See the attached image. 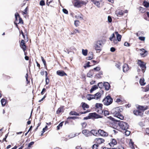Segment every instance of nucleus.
I'll list each match as a JSON object with an SVG mask.
<instances>
[{"label": "nucleus", "instance_id": "47", "mask_svg": "<svg viewBox=\"0 0 149 149\" xmlns=\"http://www.w3.org/2000/svg\"><path fill=\"white\" fill-rule=\"evenodd\" d=\"M100 70V67H97L95 68H94L93 70H94L96 71H98Z\"/></svg>", "mask_w": 149, "mask_h": 149}, {"label": "nucleus", "instance_id": "7", "mask_svg": "<svg viewBox=\"0 0 149 149\" xmlns=\"http://www.w3.org/2000/svg\"><path fill=\"white\" fill-rule=\"evenodd\" d=\"M86 3L83 1H77L75 2L74 3V6L77 7H79L82 5L86 4Z\"/></svg>", "mask_w": 149, "mask_h": 149}, {"label": "nucleus", "instance_id": "53", "mask_svg": "<svg viewBox=\"0 0 149 149\" xmlns=\"http://www.w3.org/2000/svg\"><path fill=\"white\" fill-rule=\"evenodd\" d=\"M76 33H80V31L77 29H75L74 31V34Z\"/></svg>", "mask_w": 149, "mask_h": 149}, {"label": "nucleus", "instance_id": "41", "mask_svg": "<svg viewBox=\"0 0 149 149\" xmlns=\"http://www.w3.org/2000/svg\"><path fill=\"white\" fill-rule=\"evenodd\" d=\"M98 146L97 144H95L92 146L93 149H97Z\"/></svg>", "mask_w": 149, "mask_h": 149}, {"label": "nucleus", "instance_id": "50", "mask_svg": "<svg viewBox=\"0 0 149 149\" xmlns=\"http://www.w3.org/2000/svg\"><path fill=\"white\" fill-rule=\"evenodd\" d=\"M46 84L47 85L49 84V80L48 78L47 77H46Z\"/></svg>", "mask_w": 149, "mask_h": 149}, {"label": "nucleus", "instance_id": "3", "mask_svg": "<svg viewBox=\"0 0 149 149\" xmlns=\"http://www.w3.org/2000/svg\"><path fill=\"white\" fill-rule=\"evenodd\" d=\"M102 102L104 105L108 106L112 103L113 99L110 96L108 95L103 100Z\"/></svg>", "mask_w": 149, "mask_h": 149}, {"label": "nucleus", "instance_id": "51", "mask_svg": "<svg viewBox=\"0 0 149 149\" xmlns=\"http://www.w3.org/2000/svg\"><path fill=\"white\" fill-rule=\"evenodd\" d=\"M63 11L65 14H68V10L65 9H63Z\"/></svg>", "mask_w": 149, "mask_h": 149}, {"label": "nucleus", "instance_id": "4", "mask_svg": "<svg viewBox=\"0 0 149 149\" xmlns=\"http://www.w3.org/2000/svg\"><path fill=\"white\" fill-rule=\"evenodd\" d=\"M101 116L95 113H90L89 115L87 116L84 118V120H87L88 119L91 118H101Z\"/></svg>", "mask_w": 149, "mask_h": 149}, {"label": "nucleus", "instance_id": "26", "mask_svg": "<svg viewBox=\"0 0 149 149\" xmlns=\"http://www.w3.org/2000/svg\"><path fill=\"white\" fill-rule=\"evenodd\" d=\"M91 1L98 7H100V3L99 1H96V0H92Z\"/></svg>", "mask_w": 149, "mask_h": 149}, {"label": "nucleus", "instance_id": "24", "mask_svg": "<svg viewBox=\"0 0 149 149\" xmlns=\"http://www.w3.org/2000/svg\"><path fill=\"white\" fill-rule=\"evenodd\" d=\"M91 136V134H92L94 136H96V135L97 134L98 132L96 130H92L90 131Z\"/></svg>", "mask_w": 149, "mask_h": 149}, {"label": "nucleus", "instance_id": "19", "mask_svg": "<svg viewBox=\"0 0 149 149\" xmlns=\"http://www.w3.org/2000/svg\"><path fill=\"white\" fill-rule=\"evenodd\" d=\"M139 110H145L148 108V106H139L138 107Z\"/></svg>", "mask_w": 149, "mask_h": 149}, {"label": "nucleus", "instance_id": "32", "mask_svg": "<svg viewBox=\"0 0 149 149\" xmlns=\"http://www.w3.org/2000/svg\"><path fill=\"white\" fill-rule=\"evenodd\" d=\"M1 102L2 105L3 106H4L6 104V100L4 99H2L1 100Z\"/></svg>", "mask_w": 149, "mask_h": 149}, {"label": "nucleus", "instance_id": "49", "mask_svg": "<svg viewBox=\"0 0 149 149\" xmlns=\"http://www.w3.org/2000/svg\"><path fill=\"white\" fill-rule=\"evenodd\" d=\"M108 21L109 22H112V20L111 17L110 16H108Z\"/></svg>", "mask_w": 149, "mask_h": 149}, {"label": "nucleus", "instance_id": "52", "mask_svg": "<svg viewBox=\"0 0 149 149\" xmlns=\"http://www.w3.org/2000/svg\"><path fill=\"white\" fill-rule=\"evenodd\" d=\"M34 143V142L33 141H32L28 145V147H31V146L33 145Z\"/></svg>", "mask_w": 149, "mask_h": 149}, {"label": "nucleus", "instance_id": "36", "mask_svg": "<svg viewBox=\"0 0 149 149\" xmlns=\"http://www.w3.org/2000/svg\"><path fill=\"white\" fill-rule=\"evenodd\" d=\"M102 75V72H100L98 74H97L96 75V76L99 78H100L101 77V75Z\"/></svg>", "mask_w": 149, "mask_h": 149}, {"label": "nucleus", "instance_id": "14", "mask_svg": "<svg viewBox=\"0 0 149 149\" xmlns=\"http://www.w3.org/2000/svg\"><path fill=\"white\" fill-rule=\"evenodd\" d=\"M56 73L57 75L60 76H63L64 75L67 76V74L64 71L62 70H59L57 71Z\"/></svg>", "mask_w": 149, "mask_h": 149}, {"label": "nucleus", "instance_id": "25", "mask_svg": "<svg viewBox=\"0 0 149 149\" xmlns=\"http://www.w3.org/2000/svg\"><path fill=\"white\" fill-rule=\"evenodd\" d=\"M82 107L83 108V109L84 110H85V108H87V109L89 108V106L87 104H86V103H84V102H82Z\"/></svg>", "mask_w": 149, "mask_h": 149}, {"label": "nucleus", "instance_id": "44", "mask_svg": "<svg viewBox=\"0 0 149 149\" xmlns=\"http://www.w3.org/2000/svg\"><path fill=\"white\" fill-rule=\"evenodd\" d=\"M140 10L141 11V12L143 13L146 12V9L145 8L141 7L140 9Z\"/></svg>", "mask_w": 149, "mask_h": 149}, {"label": "nucleus", "instance_id": "35", "mask_svg": "<svg viewBox=\"0 0 149 149\" xmlns=\"http://www.w3.org/2000/svg\"><path fill=\"white\" fill-rule=\"evenodd\" d=\"M104 83L101 82L98 83L97 86H98L100 88H102L104 87Z\"/></svg>", "mask_w": 149, "mask_h": 149}, {"label": "nucleus", "instance_id": "12", "mask_svg": "<svg viewBox=\"0 0 149 149\" xmlns=\"http://www.w3.org/2000/svg\"><path fill=\"white\" fill-rule=\"evenodd\" d=\"M141 52L140 53L141 55L143 57L146 56L147 55V51L143 49H140Z\"/></svg>", "mask_w": 149, "mask_h": 149}, {"label": "nucleus", "instance_id": "61", "mask_svg": "<svg viewBox=\"0 0 149 149\" xmlns=\"http://www.w3.org/2000/svg\"><path fill=\"white\" fill-rule=\"evenodd\" d=\"M86 97H87V99L89 100H90L92 99L90 96H88V94L86 96Z\"/></svg>", "mask_w": 149, "mask_h": 149}, {"label": "nucleus", "instance_id": "33", "mask_svg": "<svg viewBox=\"0 0 149 149\" xmlns=\"http://www.w3.org/2000/svg\"><path fill=\"white\" fill-rule=\"evenodd\" d=\"M143 5L146 8L149 7V3L148 2L146 1H144L143 2Z\"/></svg>", "mask_w": 149, "mask_h": 149}, {"label": "nucleus", "instance_id": "20", "mask_svg": "<svg viewBox=\"0 0 149 149\" xmlns=\"http://www.w3.org/2000/svg\"><path fill=\"white\" fill-rule=\"evenodd\" d=\"M64 111L63 107H61L59 108L56 111V113L57 114H59L61 112H63Z\"/></svg>", "mask_w": 149, "mask_h": 149}, {"label": "nucleus", "instance_id": "57", "mask_svg": "<svg viewBox=\"0 0 149 149\" xmlns=\"http://www.w3.org/2000/svg\"><path fill=\"white\" fill-rule=\"evenodd\" d=\"M90 112V111L88 110H87L86 111H85L83 112H81L80 113V114H85V113H86L88 112Z\"/></svg>", "mask_w": 149, "mask_h": 149}, {"label": "nucleus", "instance_id": "1", "mask_svg": "<svg viewBox=\"0 0 149 149\" xmlns=\"http://www.w3.org/2000/svg\"><path fill=\"white\" fill-rule=\"evenodd\" d=\"M122 108L120 107H117L111 110V112L114 116L120 120H123L124 118L123 116L121 115L120 113L122 111Z\"/></svg>", "mask_w": 149, "mask_h": 149}, {"label": "nucleus", "instance_id": "54", "mask_svg": "<svg viewBox=\"0 0 149 149\" xmlns=\"http://www.w3.org/2000/svg\"><path fill=\"white\" fill-rule=\"evenodd\" d=\"M149 91V84L146 87L145 89V91L146 92L148 91Z\"/></svg>", "mask_w": 149, "mask_h": 149}, {"label": "nucleus", "instance_id": "45", "mask_svg": "<svg viewBox=\"0 0 149 149\" xmlns=\"http://www.w3.org/2000/svg\"><path fill=\"white\" fill-rule=\"evenodd\" d=\"M78 118V117L76 116L69 117L67 118V119H72L74 120L75 119L77 118Z\"/></svg>", "mask_w": 149, "mask_h": 149}, {"label": "nucleus", "instance_id": "64", "mask_svg": "<svg viewBox=\"0 0 149 149\" xmlns=\"http://www.w3.org/2000/svg\"><path fill=\"white\" fill-rule=\"evenodd\" d=\"M146 133L149 134V128H146Z\"/></svg>", "mask_w": 149, "mask_h": 149}, {"label": "nucleus", "instance_id": "39", "mask_svg": "<svg viewBox=\"0 0 149 149\" xmlns=\"http://www.w3.org/2000/svg\"><path fill=\"white\" fill-rule=\"evenodd\" d=\"M75 25L76 26H78L79 24V22L78 20H76L74 21V23Z\"/></svg>", "mask_w": 149, "mask_h": 149}, {"label": "nucleus", "instance_id": "40", "mask_svg": "<svg viewBox=\"0 0 149 149\" xmlns=\"http://www.w3.org/2000/svg\"><path fill=\"white\" fill-rule=\"evenodd\" d=\"M81 125H82V128H84L86 127V126L87 125V123L85 122H84L81 123Z\"/></svg>", "mask_w": 149, "mask_h": 149}, {"label": "nucleus", "instance_id": "30", "mask_svg": "<svg viewBox=\"0 0 149 149\" xmlns=\"http://www.w3.org/2000/svg\"><path fill=\"white\" fill-rule=\"evenodd\" d=\"M129 145L132 149H134V147L133 146L134 143L132 141L131 139L130 140Z\"/></svg>", "mask_w": 149, "mask_h": 149}, {"label": "nucleus", "instance_id": "56", "mask_svg": "<svg viewBox=\"0 0 149 149\" xmlns=\"http://www.w3.org/2000/svg\"><path fill=\"white\" fill-rule=\"evenodd\" d=\"M130 45V44L127 42H125L124 43V45L126 46H129Z\"/></svg>", "mask_w": 149, "mask_h": 149}, {"label": "nucleus", "instance_id": "6", "mask_svg": "<svg viewBox=\"0 0 149 149\" xmlns=\"http://www.w3.org/2000/svg\"><path fill=\"white\" fill-rule=\"evenodd\" d=\"M102 42L99 41L97 42L95 46V49L97 51H99V52L101 50L102 48Z\"/></svg>", "mask_w": 149, "mask_h": 149}, {"label": "nucleus", "instance_id": "16", "mask_svg": "<svg viewBox=\"0 0 149 149\" xmlns=\"http://www.w3.org/2000/svg\"><path fill=\"white\" fill-rule=\"evenodd\" d=\"M102 93L100 92H97L94 94L95 99L96 100L100 99L101 97Z\"/></svg>", "mask_w": 149, "mask_h": 149}, {"label": "nucleus", "instance_id": "18", "mask_svg": "<svg viewBox=\"0 0 149 149\" xmlns=\"http://www.w3.org/2000/svg\"><path fill=\"white\" fill-rule=\"evenodd\" d=\"M110 85L107 82H105L104 83V87L105 88V89L107 90H108L110 88Z\"/></svg>", "mask_w": 149, "mask_h": 149}, {"label": "nucleus", "instance_id": "59", "mask_svg": "<svg viewBox=\"0 0 149 149\" xmlns=\"http://www.w3.org/2000/svg\"><path fill=\"white\" fill-rule=\"evenodd\" d=\"M46 95H45L39 101V102H41L46 97Z\"/></svg>", "mask_w": 149, "mask_h": 149}, {"label": "nucleus", "instance_id": "15", "mask_svg": "<svg viewBox=\"0 0 149 149\" xmlns=\"http://www.w3.org/2000/svg\"><path fill=\"white\" fill-rule=\"evenodd\" d=\"M146 69V66H139V67H138L137 71L138 72H139L141 70L142 71L144 72Z\"/></svg>", "mask_w": 149, "mask_h": 149}, {"label": "nucleus", "instance_id": "10", "mask_svg": "<svg viewBox=\"0 0 149 149\" xmlns=\"http://www.w3.org/2000/svg\"><path fill=\"white\" fill-rule=\"evenodd\" d=\"M20 47L23 49L24 52L25 51L26 49V47L25 45V43L24 42V41L23 40H22L21 42Z\"/></svg>", "mask_w": 149, "mask_h": 149}, {"label": "nucleus", "instance_id": "55", "mask_svg": "<svg viewBox=\"0 0 149 149\" xmlns=\"http://www.w3.org/2000/svg\"><path fill=\"white\" fill-rule=\"evenodd\" d=\"M88 96H90L92 99H95V98H94L95 95H91V94H88Z\"/></svg>", "mask_w": 149, "mask_h": 149}, {"label": "nucleus", "instance_id": "2", "mask_svg": "<svg viewBox=\"0 0 149 149\" xmlns=\"http://www.w3.org/2000/svg\"><path fill=\"white\" fill-rule=\"evenodd\" d=\"M108 118L111 121L114 122H120L118 123V125L122 130H126L128 129L129 125L127 123L123 121H119L118 120L115 119L111 116L108 117Z\"/></svg>", "mask_w": 149, "mask_h": 149}, {"label": "nucleus", "instance_id": "9", "mask_svg": "<svg viewBox=\"0 0 149 149\" xmlns=\"http://www.w3.org/2000/svg\"><path fill=\"white\" fill-rule=\"evenodd\" d=\"M98 132V134L101 136H106L108 135L107 133L102 130H99Z\"/></svg>", "mask_w": 149, "mask_h": 149}, {"label": "nucleus", "instance_id": "17", "mask_svg": "<svg viewBox=\"0 0 149 149\" xmlns=\"http://www.w3.org/2000/svg\"><path fill=\"white\" fill-rule=\"evenodd\" d=\"M117 143V141L115 139H112L111 142L109 143V144L111 147H113L115 145H116Z\"/></svg>", "mask_w": 149, "mask_h": 149}, {"label": "nucleus", "instance_id": "22", "mask_svg": "<svg viewBox=\"0 0 149 149\" xmlns=\"http://www.w3.org/2000/svg\"><path fill=\"white\" fill-rule=\"evenodd\" d=\"M115 33L117 39L118 41H120L121 40V36L118 33V32L116 31L115 32Z\"/></svg>", "mask_w": 149, "mask_h": 149}, {"label": "nucleus", "instance_id": "58", "mask_svg": "<svg viewBox=\"0 0 149 149\" xmlns=\"http://www.w3.org/2000/svg\"><path fill=\"white\" fill-rule=\"evenodd\" d=\"M46 91V90L45 89V88H43L42 90V91H41V95H42L44 94V92H45Z\"/></svg>", "mask_w": 149, "mask_h": 149}, {"label": "nucleus", "instance_id": "13", "mask_svg": "<svg viewBox=\"0 0 149 149\" xmlns=\"http://www.w3.org/2000/svg\"><path fill=\"white\" fill-rule=\"evenodd\" d=\"M133 113L136 116H142L143 115V113L139 110H134Z\"/></svg>", "mask_w": 149, "mask_h": 149}, {"label": "nucleus", "instance_id": "31", "mask_svg": "<svg viewBox=\"0 0 149 149\" xmlns=\"http://www.w3.org/2000/svg\"><path fill=\"white\" fill-rule=\"evenodd\" d=\"M137 64L139 65H146V63H145L141 60H138Z\"/></svg>", "mask_w": 149, "mask_h": 149}, {"label": "nucleus", "instance_id": "38", "mask_svg": "<svg viewBox=\"0 0 149 149\" xmlns=\"http://www.w3.org/2000/svg\"><path fill=\"white\" fill-rule=\"evenodd\" d=\"M75 17H76L77 19H80L81 20H83V18L82 17V15H81V16H76Z\"/></svg>", "mask_w": 149, "mask_h": 149}, {"label": "nucleus", "instance_id": "46", "mask_svg": "<svg viewBox=\"0 0 149 149\" xmlns=\"http://www.w3.org/2000/svg\"><path fill=\"white\" fill-rule=\"evenodd\" d=\"M130 133V132L129 131L126 130L125 132V134L127 136L129 135Z\"/></svg>", "mask_w": 149, "mask_h": 149}, {"label": "nucleus", "instance_id": "43", "mask_svg": "<svg viewBox=\"0 0 149 149\" xmlns=\"http://www.w3.org/2000/svg\"><path fill=\"white\" fill-rule=\"evenodd\" d=\"M41 59L44 65H46V62L45 60L44 59L43 57L42 56L41 57Z\"/></svg>", "mask_w": 149, "mask_h": 149}, {"label": "nucleus", "instance_id": "37", "mask_svg": "<svg viewBox=\"0 0 149 149\" xmlns=\"http://www.w3.org/2000/svg\"><path fill=\"white\" fill-rule=\"evenodd\" d=\"M28 10V7H27L24 9V11H22V14L23 15L27 14V11Z\"/></svg>", "mask_w": 149, "mask_h": 149}, {"label": "nucleus", "instance_id": "29", "mask_svg": "<svg viewBox=\"0 0 149 149\" xmlns=\"http://www.w3.org/2000/svg\"><path fill=\"white\" fill-rule=\"evenodd\" d=\"M69 114L70 115L79 116L80 115L79 113H78L74 111H71L70 113Z\"/></svg>", "mask_w": 149, "mask_h": 149}, {"label": "nucleus", "instance_id": "23", "mask_svg": "<svg viewBox=\"0 0 149 149\" xmlns=\"http://www.w3.org/2000/svg\"><path fill=\"white\" fill-rule=\"evenodd\" d=\"M94 73L93 72V70H90L89 72L87 74V76L88 77H91L93 76Z\"/></svg>", "mask_w": 149, "mask_h": 149}, {"label": "nucleus", "instance_id": "8", "mask_svg": "<svg viewBox=\"0 0 149 149\" xmlns=\"http://www.w3.org/2000/svg\"><path fill=\"white\" fill-rule=\"evenodd\" d=\"M82 133L86 137H88L91 136L90 131L88 130H83L82 131Z\"/></svg>", "mask_w": 149, "mask_h": 149}, {"label": "nucleus", "instance_id": "60", "mask_svg": "<svg viewBox=\"0 0 149 149\" xmlns=\"http://www.w3.org/2000/svg\"><path fill=\"white\" fill-rule=\"evenodd\" d=\"M47 128V126H46L45 127H44V128H43V129L42 130V133H43L45 132V130H46V129Z\"/></svg>", "mask_w": 149, "mask_h": 149}, {"label": "nucleus", "instance_id": "11", "mask_svg": "<svg viewBox=\"0 0 149 149\" xmlns=\"http://www.w3.org/2000/svg\"><path fill=\"white\" fill-rule=\"evenodd\" d=\"M95 141L97 144H100L104 143V140L102 138H97L95 139Z\"/></svg>", "mask_w": 149, "mask_h": 149}, {"label": "nucleus", "instance_id": "28", "mask_svg": "<svg viewBox=\"0 0 149 149\" xmlns=\"http://www.w3.org/2000/svg\"><path fill=\"white\" fill-rule=\"evenodd\" d=\"M139 83L141 86H144L146 84V83L144 82V79L143 78H141L140 79Z\"/></svg>", "mask_w": 149, "mask_h": 149}, {"label": "nucleus", "instance_id": "21", "mask_svg": "<svg viewBox=\"0 0 149 149\" xmlns=\"http://www.w3.org/2000/svg\"><path fill=\"white\" fill-rule=\"evenodd\" d=\"M123 70L124 72H127L130 69V67L129 66H123Z\"/></svg>", "mask_w": 149, "mask_h": 149}, {"label": "nucleus", "instance_id": "34", "mask_svg": "<svg viewBox=\"0 0 149 149\" xmlns=\"http://www.w3.org/2000/svg\"><path fill=\"white\" fill-rule=\"evenodd\" d=\"M82 53L85 56H86L87 55V49L84 50V49H82Z\"/></svg>", "mask_w": 149, "mask_h": 149}, {"label": "nucleus", "instance_id": "5", "mask_svg": "<svg viewBox=\"0 0 149 149\" xmlns=\"http://www.w3.org/2000/svg\"><path fill=\"white\" fill-rule=\"evenodd\" d=\"M102 104L100 103H97L95 104V110L99 113L101 114L103 113L102 110Z\"/></svg>", "mask_w": 149, "mask_h": 149}, {"label": "nucleus", "instance_id": "42", "mask_svg": "<svg viewBox=\"0 0 149 149\" xmlns=\"http://www.w3.org/2000/svg\"><path fill=\"white\" fill-rule=\"evenodd\" d=\"M40 4L41 6H43L45 5V2L44 0H41L40 2Z\"/></svg>", "mask_w": 149, "mask_h": 149}, {"label": "nucleus", "instance_id": "48", "mask_svg": "<svg viewBox=\"0 0 149 149\" xmlns=\"http://www.w3.org/2000/svg\"><path fill=\"white\" fill-rule=\"evenodd\" d=\"M139 39L141 41H144L145 38L144 37H139Z\"/></svg>", "mask_w": 149, "mask_h": 149}, {"label": "nucleus", "instance_id": "62", "mask_svg": "<svg viewBox=\"0 0 149 149\" xmlns=\"http://www.w3.org/2000/svg\"><path fill=\"white\" fill-rule=\"evenodd\" d=\"M110 51L111 52H114L115 51V49L113 47H111L110 49Z\"/></svg>", "mask_w": 149, "mask_h": 149}, {"label": "nucleus", "instance_id": "27", "mask_svg": "<svg viewBox=\"0 0 149 149\" xmlns=\"http://www.w3.org/2000/svg\"><path fill=\"white\" fill-rule=\"evenodd\" d=\"M98 88V86L97 85H93L90 90L91 93H92L93 91Z\"/></svg>", "mask_w": 149, "mask_h": 149}, {"label": "nucleus", "instance_id": "63", "mask_svg": "<svg viewBox=\"0 0 149 149\" xmlns=\"http://www.w3.org/2000/svg\"><path fill=\"white\" fill-rule=\"evenodd\" d=\"M75 149H82L80 146H78L75 147Z\"/></svg>", "mask_w": 149, "mask_h": 149}]
</instances>
